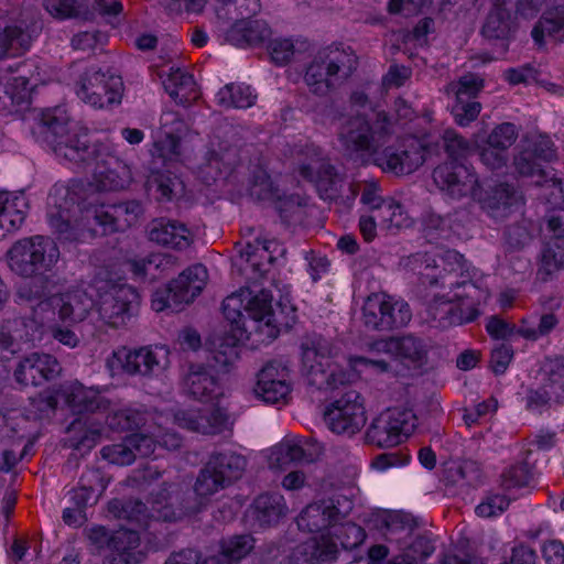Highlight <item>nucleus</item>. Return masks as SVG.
I'll use <instances>...</instances> for the list:
<instances>
[{
    "label": "nucleus",
    "mask_w": 564,
    "mask_h": 564,
    "mask_svg": "<svg viewBox=\"0 0 564 564\" xmlns=\"http://www.w3.org/2000/svg\"><path fill=\"white\" fill-rule=\"evenodd\" d=\"M554 156L553 142L546 137H541L521 148L513 158V165L521 176H536L539 180L550 174L543 163L551 162Z\"/></svg>",
    "instance_id": "obj_20"
},
{
    "label": "nucleus",
    "mask_w": 564,
    "mask_h": 564,
    "mask_svg": "<svg viewBox=\"0 0 564 564\" xmlns=\"http://www.w3.org/2000/svg\"><path fill=\"white\" fill-rule=\"evenodd\" d=\"M435 546L432 540L425 535H416L408 545L402 549V554L412 564H419L432 555Z\"/></svg>",
    "instance_id": "obj_64"
},
{
    "label": "nucleus",
    "mask_w": 564,
    "mask_h": 564,
    "mask_svg": "<svg viewBox=\"0 0 564 564\" xmlns=\"http://www.w3.org/2000/svg\"><path fill=\"white\" fill-rule=\"evenodd\" d=\"M169 354L164 346H143L135 349L122 348L116 352V357L124 373L152 378L169 367Z\"/></svg>",
    "instance_id": "obj_13"
},
{
    "label": "nucleus",
    "mask_w": 564,
    "mask_h": 564,
    "mask_svg": "<svg viewBox=\"0 0 564 564\" xmlns=\"http://www.w3.org/2000/svg\"><path fill=\"white\" fill-rule=\"evenodd\" d=\"M475 151L477 152L480 162L490 171H500L507 166L509 161V150H501L500 148L491 147L490 144L481 141L475 143Z\"/></svg>",
    "instance_id": "obj_57"
},
{
    "label": "nucleus",
    "mask_w": 564,
    "mask_h": 564,
    "mask_svg": "<svg viewBox=\"0 0 564 564\" xmlns=\"http://www.w3.org/2000/svg\"><path fill=\"white\" fill-rule=\"evenodd\" d=\"M254 546V539L250 534L232 535L223 539L220 542V553L227 562H239Z\"/></svg>",
    "instance_id": "obj_51"
},
{
    "label": "nucleus",
    "mask_w": 564,
    "mask_h": 564,
    "mask_svg": "<svg viewBox=\"0 0 564 564\" xmlns=\"http://www.w3.org/2000/svg\"><path fill=\"white\" fill-rule=\"evenodd\" d=\"M174 421L182 429L204 435H216L227 429L228 415L220 408L212 410L189 409L177 411L174 414Z\"/></svg>",
    "instance_id": "obj_21"
},
{
    "label": "nucleus",
    "mask_w": 564,
    "mask_h": 564,
    "mask_svg": "<svg viewBox=\"0 0 564 564\" xmlns=\"http://www.w3.org/2000/svg\"><path fill=\"white\" fill-rule=\"evenodd\" d=\"M106 489V482L99 469H88L85 471L78 482V487L73 489L70 502L73 506L84 510L98 501L99 496Z\"/></svg>",
    "instance_id": "obj_35"
},
{
    "label": "nucleus",
    "mask_w": 564,
    "mask_h": 564,
    "mask_svg": "<svg viewBox=\"0 0 564 564\" xmlns=\"http://www.w3.org/2000/svg\"><path fill=\"white\" fill-rule=\"evenodd\" d=\"M237 152L235 149L209 150L206 152V166L213 173V178H217L223 174H229L237 164Z\"/></svg>",
    "instance_id": "obj_53"
},
{
    "label": "nucleus",
    "mask_w": 564,
    "mask_h": 564,
    "mask_svg": "<svg viewBox=\"0 0 564 564\" xmlns=\"http://www.w3.org/2000/svg\"><path fill=\"white\" fill-rule=\"evenodd\" d=\"M358 58L350 46L336 44L321 50L305 72V83L317 96H326L356 70Z\"/></svg>",
    "instance_id": "obj_4"
},
{
    "label": "nucleus",
    "mask_w": 564,
    "mask_h": 564,
    "mask_svg": "<svg viewBox=\"0 0 564 564\" xmlns=\"http://www.w3.org/2000/svg\"><path fill=\"white\" fill-rule=\"evenodd\" d=\"M253 391L258 398L267 403L285 401L291 392L290 380H257Z\"/></svg>",
    "instance_id": "obj_52"
},
{
    "label": "nucleus",
    "mask_w": 564,
    "mask_h": 564,
    "mask_svg": "<svg viewBox=\"0 0 564 564\" xmlns=\"http://www.w3.org/2000/svg\"><path fill=\"white\" fill-rule=\"evenodd\" d=\"M183 390L195 400L207 402L221 395V389L213 370L204 365L189 364L183 375Z\"/></svg>",
    "instance_id": "obj_24"
},
{
    "label": "nucleus",
    "mask_w": 564,
    "mask_h": 564,
    "mask_svg": "<svg viewBox=\"0 0 564 564\" xmlns=\"http://www.w3.org/2000/svg\"><path fill=\"white\" fill-rule=\"evenodd\" d=\"M139 293L130 285H115L100 296L99 313L115 327L124 325L139 312Z\"/></svg>",
    "instance_id": "obj_14"
},
{
    "label": "nucleus",
    "mask_w": 564,
    "mask_h": 564,
    "mask_svg": "<svg viewBox=\"0 0 564 564\" xmlns=\"http://www.w3.org/2000/svg\"><path fill=\"white\" fill-rule=\"evenodd\" d=\"M286 249L275 239L257 237L253 241H248L239 250L240 257L246 258L256 273L263 275L269 271V267L274 263L278 256L283 257Z\"/></svg>",
    "instance_id": "obj_28"
},
{
    "label": "nucleus",
    "mask_w": 564,
    "mask_h": 564,
    "mask_svg": "<svg viewBox=\"0 0 564 564\" xmlns=\"http://www.w3.org/2000/svg\"><path fill=\"white\" fill-rule=\"evenodd\" d=\"M417 420L410 409H387L372 420L366 432V442L379 448L397 446L414 431Z\"/></svg>",
    "instance_id": "obj_11"
},
{
    "label": "nucleus",
    "mask_w": 564,
    "mask_h": 564,
    "mask_svg": "<svg viewBox=\"0 0 564 564\" xmlns=\"http://www.w3.org/2000/svg\"><path fill=\"white\" fill-rule=\"evenodd\" d=\"M259 0H216L215 13L223 23H238L247 15H254L260 10Z\"/></svg>",
    "instance_id": "obj_41"
},
{
    "label": "nucleus",
    "mask_w": 564,
    "mask_h": 564,
    "mask_svg": "<svg viewBox=\"0 0 564 564\" xmlns=\"http://www.w3.org/2000/svg\"><path fill=\"white\" fill-rule=\"evenodd\" d=\"M247 458L234 451H215L200 468L193 490L162 491L154 501V510L163 519H183L200 512L210 498L239 480L247 467Z\"/></svg>",
    "instance_id": "obj_2"
},
{
    "label": "nucleus",
    "mask_w": 564,
    "mask_h": 564,
    "mask_svg": "<svg viewBox=\"0 0 564 564\" xmlns=\"http://www.w3.org/2000/svg\"><path fill=\"white\" fill-rule=\"evenodd\" d=\"M123 80L110 67L91 65L75 82L77 97L94 108H107L121 104Z\"/></svg>",
    "instance_id": "obj_6"
},
{
    "label": "nucleus",
    "mask_w": 564,
    "mask_h": 564,
    "mask_svg": "<svg viewBox=\"0 0 564 564\" xmlns=\"http://www.w3.org/2000/svg\"><path fill=\"white\" fill-rule=\"evenodd\" d=\"M315 158L308 163H302L299 167L301 176L312 183H315L319 191L328 192L335 189L339 182L338 173L329 161L322 158L321 150L313 148Z\"/></svg>",
    "instance_id": "obj_31"
},
{
    "label": "nucleus",
    "mask_w": 564,
    "mask_h": 564,
    "mask_svg": "<svg viewBox=\"0 0 564 564\" xmlns=\"http://www.w3.org/2000/svg\"><path fill=\"white\" fill-rule=\"evenodd\" d=\"M332 546H323L316 541L305 542L296 547L293 558L305 564H321L335 558Z\"/></svg>",
    "instance_id": "obj_54"
},
{
    "label": "nucleus",
    "mask_w": 564,
    "mask_h": 564,
    "mask_svg": "<svg viewBox=\"0 0 564 564\" xmlns=\"http://www.w3.org/2000/svg\"><path fill=\"white\" fill-rule=\"evenodd\" d=\"M33 134L59 158L85 167L101 155L100 145L94 142L87 128L73 121L62 106L41 111Z\"/></svg>",
    "instance_id": "obj_3"
},
{
    "label": "nucleus",
    "mask_w": 564,
    "mask_h": 564,
    "mask_svg": "<svg viewBox=\"0 0 564 564\" xmlns=\"http://www.w3.org/2000/svg\"><path fill=\"white\" fill-rule=\"evenodd\" d=\"M94 163H96L95 183H90L94 186V193L96 191H120L132 181L130 166L116 155H107L105 159L99 156ZM84 184H89V182H84Z\"/></svg>",
    "instance_id": "obj_22"
},
{
    "label": "nucleus",
    "mask_w": 564,
    "mask_h": 564,
    "mask_svg": "<svg viewBox=\"0 0 564 564\" xmlns=\"http://www.w3.org/2000/svg\"><path fill=\"white\" fill-rule=\"evenodd\" d=\"M392 132V116L372 108L370 116L358 113L347 119L339 132V140L350 155L369 153L373 164L384 173L401 176L415 172L426 160V147L415 137L401 138L381 147L380 140Z\"/></svg>",
    "instance_id": "obj_1"
},
{
    "label": "nucleus",
    "mask_w": 564,
    "mask_h": 564,
    "mask_svg": "<svg viewBox=\"0 0 564 564\" xmlns=\"http://www.w3.org/2000/svg\"><path fill=\"white\" fill-rule=\"evenodd\" d=\"M32 280L21 284L18 288L17 296L20 301L33 305H48V284L50 278L45 273L40 276H31Z\"/></svg>",
    "instance_id": "obj_47"
},
{
    "label": "nucleus",
    "mask_w": 564,
    "mask_h": 564,
    "mask_svg": "<svg viewBox=\"0 0 564 564\" xmlns=\"http://www.w3.org/2000/svg\"><path fill=\"white\" fill-rule=\"evenodd\" d=\"M284 498L279 492H265L258 496L251 506V516L259 527H272L286 513Z\"/></svg>",
    "instance_id": "obj_33"
},
{
    "label": "nucleus",
    "mask_w": 564,
    "mask_h": 564,
    "mask_svg": "<svg viewBox=\"0 0 564 564\" xmlns=\"http://www.w3.org/2000/svg\"><path fill=\"white\" fill-rule=\"evenodd\" d=\"M563 403V394L560 395L558 392L546 387L544 382L538 389H531L527 394V408L531 411L541 412L553 404L561 405Z\"/></svg>",
    "instance_id": "obj_55"
},
{
    "label": "nucleus",
    "mask_w": 564,
    "mask_h": 564,
    "mask_svg": "<svg viewBox=\"0 0 564 564\" xmlns=\"http://www.w3.org/2000/svg\"><path fill=\"white\" fill-rule=\"evenodd\" d=\"M174 490H180V487L177 485H169L152 492L150 507L135 498L112 499L108 503V510L116 518L123 519L135 524L137 530L147 528L150 519L163 522H176L181 519H163L158 517L159 512L154 510V501L158 498L156 496L162 491L174 492Z\"/></svg>",
    "instance_id": "obj_18"
},
{
    "label": "nucleus",
    "mask_w": 564,
    "mask_h": 564,
    "mask_svg": "<svg viewBox=\"0 0 564 564\" xmlns=\"http://www.w3.org/2000/svg\"><path fill=\"white\" fill-rule=\"evenodd\" d=\"M67 403L70 409L77 413H94L96 411L106 410L109 402L98 392L91 389L79 387L74 389L67 395Z\"/></svg>",
    "instance_id": "obj_43"
},
{
    "label": "nucleus",
    "mask_w": 564,
    "mask_h": 564,
    "mask_svg": "<svg viewBox=\"0 0 564 564\" xmlns=\"http://www.w3.org/2000/svg\"><path fill=\"white\" fill-rule=\"evenodd\" d=\"M453 482L463 481L467 486L476 487L482 481L480 465L471 459L463 460L455 468L448 469Z\"/></svg>",
    "instance_id": "obj_61"
},
{
    "label": "nucleus",
    "mask_w": 564,
    "mask_h": 564,
    "mask_svg": "<svg viewBox=\"0 0 564 564\" xmlns=\"http://www.w3.org/2000/svg\"><path fill=\"white\" fill-rule=\"evenodd\" d=\"M164 90L177 104L185 106L189 102L191 94L195 91L196 83L193 75L180 68H170V72H160Z\"/></svg>",
    "instance_id": "obj_38"
},
{
    "label": "nucleus",
    "mask_w": 564,
    "mask_h": 564,
    "mask_svg": "<svg viewBox=\"0 0 564 564\" xmlns=\"http://www.w3.org/2000/svg\"><path fill=\"white\" fill-rule=\"evenodd\" d=\"M542 382L564 397V355L545 356L541 361Z\"/></svg>",
    "instance_id": "obj_48"
},
{
    "label": "nucleus",
    "mask_w": 564,
    "mask_h": 564,
    "mask_svg": "<svg viewBox=\"0 0 564 564\" xmlns=\"http://www.w3.org/2000/svg\"><path fill=\"white\" fill-rule=\"evenodd\" d=\"M517 23L510 12L502 6H495L488 13L482 25V35H508L517 32Z\"/></svg>",
    "instance_id": "obj_49"
},
{
    "label": "nucleus",
    "mask_w": 564,
    "mask_h": 564,
    "mask_svg": "<svg viewBox=\"0 0 564 564\" xmlns=\"http://www.w3.org/2000/svg\"><path fill=\"white\" fill-rule=\"evenodd\" d=\"M62 366L56 357L34 351L25 355L18 362L14 378L22 386L39 387L59 377Z\"/></svg>",
    "instance_id": "obj_19"
},
{
    "label": "nucleus",
    "mask_w": 564,
    "mask_h": 564,
    "mask_svg": "<svg viewBox=\"0 0 564 564\" xmlns=\"http://www.w3.org/2000/svg\"><path fill=\"white\" fill-rule=\"evenodd\" d=\"M296 522L300 530L311 533L335 527L334 518L328 513L327 507L322 500L311 503L302 510Z\"/></svg>",
    "instance_id": "obj_42"
},
{
    "label": "nucleus",
    "mask_w": 564,
    "mask_h": 564,
    "mask_svg": "<svg viewBox=\"0 0 564 564\" xmlns=\"http://www.w3.org/2000/svg\"><path fill=\"white\" fill-rule=\"evenodd\" d=\"M207 270L203 264L192 265L182 271L164 288L158 289L151 300V306L155 312L166 308L173 312L183 310L200 294L206 285Z\"/></svg>",
    "instance_id": "obj_10"
},
{
    "label": "nucleus",
    "mask_w": 564,
    "mask_h": 564,
    "mask_svg": "<svg viewBox=\"0 0 564 564\" xmlns=\"http://www.w3.org/2000/svg\"><path fill=\"white\" fill-rule=\"evenodd\" d=\"M564 35V4L545 11L531 31V35Z\"/></svg>",
    "instance_id": "obj_56"
},
{
    "label": "nucleus",
    "mask_w": 564,
    "mask_h": 564,
    "mask_svg": "<svg viewBox=\"0 0 564 564\" xmlns=\"http://www.w3.org/2000/svg\"><path fill=\"white\" fill-rule=\"evenodd\" d=\"M378 219L387 224L389 228H403L411 225V219L404 210V207L392 198L386 199V205L378 214Z\"/></svg>",
    "instance_id": "obj_59"
},
{
    "label": "nucleus",
    "mask_w": 564,
    "mask_h": 564,
    "mask_svg": "<svg viewBox=\"0 0 564 564\" xmlns=\"http://www.w3.org/2000/svg\"><path fill=\"white\" fill-rule=\"evenodd\" d=\"M140 535L135 528H120L112 532L111 554L105 564H140L144 554L138 551Z\"/></svg>",
    "instance_id": "obj_29"
},
{
    "label": "nucleus",
    "mask_w": 564,
    "mask_h": 564,
    "mask_svg": "<svg viewBox=\"0 0 564 564\" xmlns=\"http://www.w3.org/2000/svg\"><path fill=\"white\" fill-rule=\"evenodd\" d=\"M66 188H53L48 196L47 219L51 228L59 240L74 241L77 239V231L70 221V199L66 198ZM74 206L73 204H70Z\"/></svg>",
    "instance_id": "obj_26"
},
{
    "label": "nucleus",
    "mask_w": 564,
    "mask_h": 564,
    "mask_svg": "<svg viewBox=\"0 0 564 564\" xmlns=\"http://www.w3.org/2000/svg\"><path fill=\"white\" fill-rule=\"evenodd\" d=\"M533 224L527 218H521L506 226L503 230V247L508 252L522 250L533 238Z\"/></svg>",
    "instance_id": "obj_45"
},
{
    "label": "nucleus",
    "mask_w": 564,
    "mask_h": 564,
    "mask_svg": "<svg viewBox=\"0 0 564 564\" xmlns=\"http://www.w3.org/2000/svg\"><path fill=\"white\" fill-rule=\"evenodd\" d=\"M301 349L303 366L307 369L308 384L317 390L327 391L338 389L350 381L349 372L337 367L324 368L322 360L332 354V344L327 338L318 334L308 335L302 341Z\"/></svg>",
    "instance_id": "obj_7"
},
{
    "label": "nucleus",
    "mask_w": 564,
    "mask_h": 564,
    "mask_svg": "<svg viewBox=\"0 0 564 564\" xmlns=\"http://www.w3.org/2000/svg\"><path fill=\"white\" fill-rule=\"evenodd\" d=\"M152 420V414L143 406L111 410L106 416L107 426L115 432L140 430Z\"/></svg>",
    "instance_id": "obj_37"
},
{
    "label": "nucleus",
    "mask_w": 564,
    "mask_h": 564,
    "mask_svg": "<svg viewBox=\"0 0 564 564\" xmlns=\"http://www.w3.org/2000/svg\"><path fill=\"white\" fill-rule=\"evenodd\" d=\"M224 43L237 48L253 50L265 47L276 65L288 64L295 53L291 37H224Z\"/></svg>",
    "instance_id": "obj_27"
},
{
    "label": "nucleus",
    "mask_w": 564,
    "mask_h": 564,
    "mask_svg": "<svg viewBox=\"0 0 564 564\" xmlns=\"http://www.w3.org/2000/svg\"><path fill=\"white\" fill-rule=\"evenodd\" d=\"M52 305L56 308L58 318L68 326L83 322L95 306V301L85 291L76 290L54 297Z\"/></svg>",
    "instance_id": "obj_30"
},
{
    "label": "nucleus",
    "mask_w": 564,
    "mask_h": 564,
    "mask_svg": "<svg viewBox=\"0 0 564 564\" xmlns=\"http://www.w3.org/2000/svg\"><path fill=\"white\" fill-rule=\"evenodd\" d=\"M29 208L23 192L18 194L0 193V229L6 232L19 229Z\"/></svg>",
    "instance_id": "obj_36"
},
{
    "label": "nucleus",
    "mask_w": 564,
    "mask_h": 564,
    "mask_svg": "<svg viewBox=\"0 0 564 564\" xmlns=\"http://www.w3.org/2000/svg\"><path fill=\"white\" fill-rule=\"evenodd\" d=\"M485 80L477 74L467 73L457 80L446 86V94L453 95L455 99L476 100L478 94L484 89Z\"/></svg>",
    "instance_id": "obj_50"
},
{
    "label": "nucleus",
    "mask_w": 564,
    "mask_h": 564,
    "mask_svg": "<svg viewBox=\"0 0 564 564\" xmlns=\"http://www.w3.org/2000/svg\"><path fill=\"white\" fill-rule=\"evenodd\" d=\"M147 186L159 194V200L171 202L174 198L182 196L184 193V184L182 180L169 170L159 171L151 169Z\"/></svg>",
    "instance_id": "obj_39"
},
{
    "label": "nucleus",
    "mask_w": 564,
    "mask_h": 564,
    "mask_svg": "<svg viewBox=\"0 0 564 564\" xmlns=\"http://www.w3.org/2000/svg\"><path fill=\"white\" fill-rule=\"evenodd\" d=\"M437 188L452 199H460L473 192L477 178L462 161L448 160L438 164L432 173Z\"/></svg>",
    "instance_id": "obj_16"
},
{
    "label": "nucleus",
    "mask_w": 564,
    "mask_h": 564,
    "mask_svg": "<svg viewBox=\"0 0 564 564\" xmlns=\"http://www.w3.org/2000/svg\"><path fill=\"white\" fill-rule=\"evenodd\" d=\"M393 357L403 362L422 366L427 359V347L424 340L411 334L404 336H394Z\"/></svg>",
    "instance_id": "obj_40"
},
{
    "label": "nucleus",
    "mask_w": 564,
    "mask_h": 564,
    "mask_svg": "<svg viewBox=\"0 0 564 564\" xmlns=\"http://www.w3.org/2000/svg\"><path fill=\"white\" fill-rule=\"evenodd\" d=\"M471 194L480 204L481 209L497 220L507 218L521 200L514 186L505 182L474 187Z\"/></svg>",
    "instance_id": "obj_17"
},
{
    "label": "nucleus",
    "mask_w": 564,
    "mask_h": 564,
    "mask_svg": "<svg viewBox=\"0 0 564 564\" xmlns=\"http://www.w3.org/2000/svg\"><path fill=\"white\" fill-rule=\"evenodd\" d=\"M280 191L274 186L271 177L264 171H259L253 175L250 186V196L257 200H275L279 198Z\"/></svg>",
    "instance_id": "obj_63"
},
{
    "label": "nucleus",
    "mask_w": 564,
    "mask_h": 564,
    "mask_svg": "<svg viewBox=\"0 0 564 564\" xmlns=\"http://www.w3.org/2000/svg\"><path fill=\"white\" fill-rule=\"evenodd\" d=\"M481 110V104L477 100L454 99L451 112L454 121L460 127H467L475 121Z\"/></svg>",
    "instance_id": "obj_62"
},
{
    "label": "nucleus",
    "mask_w": 564,
    "mask_h": 564,
    "mask_svg": "<svg viewBox=\"0 0 564 564\" xmlns=\"http://www.w3.org/2000/svg\"><path fill=\"white\" fill-rule=\"evenodd\" d=\"M330 391L337 393L324 411V421L332 432L352 436L367 422L364 398L350 386V381Z\"/></svg>",
    "instance_id": "obj_8"
},
{
    "label": "nucleus",
    "mask_w": 564,
    "mask_h": 564,
    "mask_svg": "<svg viewBox=\"0 0 564 564\" xmlns=\"http://www.w3.org/2000/svg\"><path fill=\"white\" fill-rule=\"evenodd\" d=\"M66 198L72 200L80 212L87 213L96 224L104 228V234L112 232L120 229L119 215L105 208L104 204H99V195L94 193V186L84 184L83 181H73L66 189Z\"/></svg>",
    "instance_id": "obj_15"
},
{
    "label": "nucleus",
    "mask_w": 564,
    "mask_h": 564,
    "mask_svg": "<svg viewBox=\"0 0 564 564\" xmlns=\"http://www.w3.org/2000/svg\"><path fill=\"white\" fill-rule=\"evenodd\" d=\"M333 528V535L346 551L354 550L361 545L367 536L365 530L354 522L341 523L339 527L336 524Z\"/></svg>",
    "instance_id": "obj_58"
},
{
    "label": "nucleus",
    "mask_w": 564,
    "mask_h": 564,
    "mask_svg": "<svg viewBox=\"0 0 564 564\" xmlns=\"http://www.w3.org/2000/svg\"><path fill=\"white\" fill-rule=\"evenodd\" d=\"M187 129L180 113L167 111L162 115L161 138L154 143V149L163 162L171 161L180 154L181 140Z\"/></svg>",
    "instance_id": "obj_25"
},
{
    "label": "nucleus",
    "mask_w": 564,
    "mask_h": 564,
    "mask_svg": "<svg viewBox=\"0 0 564 564\" xmlns=\"http://www.w3.org/2000/svg\"><path fill=\"white\" fill-rule=\"evenodd\" d=\"M248 317L254 330L265 333L268 338L278 337L282 327L289 328L295 321L294 310L291 306L276 303L272 306L270 291L261 290L248 302Z\"/></svg>",
    "instance_id": "obj_12"
},
{
    "label": "nucleus",
    "mask_w": 564,
    "mask_h": 564,
    "mask_svg": "<svg viewBox=\"0 0 564 564\" xmlns=\"http://www.w3.org/2000/svg\"><path fill=\"white\" fill-rule=\"evenodd\" d=\"M59 257L56 242L45 236L20 239L6 253L10 270L25 279L52 272Z\"/></svg>",
    "instance_id": "obj_5"
},
{
    "label": "nucleus",
    "mask_w": 564,
    "mask_h": 564,
    "mask_svg": "<svg viewBox=\"0 0 564 564\" xmlns=\"http://www.w3.org/2000/svg\"><path fill=\"white\" fill-rule=\"evenodd\" d=\"M429 314L437 322L442 328L449 327L452 325H462L464 323L474 322L480 314L479 310L473 303L466 310L448 301H441L435 299L429 307Z\"/></svg>",
    "instance_id": "obj_32"
},
{
    "label": "nucleus",
    "mask_w": 564,
    "mask_h": 564,
    "mask_svg": "<svg viewBox=\"0 0 564 564\" xmlns=\"http://www.w3.org/2000/svg\"><path fill=\"white\" fill-rule=\"evenodd\" d=\"M217 98L225 107L246 109L254 105L257 95L248 85L228 84L218 91Z\"/></svg>",
    "instance_id": "obj_46"
},
{
    "label": "nucleus",
    "mask_w": 564,
    "mask_h": 564,
    "mask_svg": "<svg viewBox=\"0 0 564 564\" xmlns=\"http://www.w3.org/2000/svg\"><path fill=\"white\" fill-rule=\"evenodd\" d=\"M412 318L410 305L384 292L369 294L361 307V322L367 330L391 332L406 326Z\"/></svg>",
    "instance_id": "obj_9"
},
{
    "label": "nucleus",
    "mask_w": 564,
    "mask_h": 564,
    "mask_svg": "<svg viewBox=\"0 0 564 564\" xmlns=\"http://www.w3.org/2000/svg\"><path fill=\"white\" fill-rule=\"evenodd\" d=\"M147 232L150 241L176 250H184L193 242V235L184 223L165 217L151 220Z\"/></svg>",
    "instance_id": "obj_23"
},
{
    "label": "nucleus",
    "mask_w": 564,
    "mask_h": 564,
    "mask_svg": "<svg viewBox=\"0 0 564 564\" xmlns=\"http://www.w3.org/2000/svg\"><path fill=\"white\" fill-rule=\"evenodd\" d=\"M442 139L445 152L449 160L460 161L475 150V147H473L468 140L458 134L454 129H446Z\"/></svg>",
    "instance_id": "obj_60"
},
{
    "label": "nucleus",
    "mask_w": 564,
    "mask_h": 564,
    "mask_svg": "<svg viewBox=\"0 0 564 564\" xmlns=\"http://www.w3.org/2000/svg\"><path fill=\"white\" fill-rule=\"evenodd\" d=\"M564 268V243L549 241L544 245L538 275L541 281L547 282L553 275Z\"/></svg>",
    "instance_id": "obj_44"
},
{
    "label": "nucleus",
    "mask_w": 564,
    "mask_h": 564,
    "mask_svg": "<svg viewBox=\"0 0 564 564\" xmlns=\"http://www.w3.org/2000/svg\"><path fill=\"white\" fill-rule=\"evenodd\" d=\"M314 454L304 447L300 437H286L271 448L269 456L270 466L284 469L291 464L311 463Z\"/></svg>",
    "instance_id": "obj_34"
}]
</instances>
